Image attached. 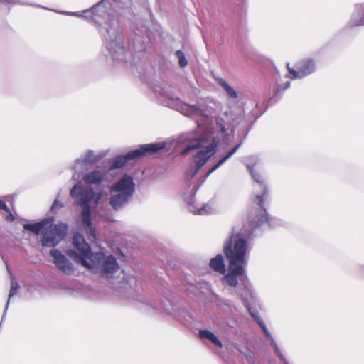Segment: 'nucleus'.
Segmentation results:
<instances>
[{"instance_id": "f257e3e1", "label": "nucleus", "mask_w": 364, "mask_h": 364, "mask_svg": "<svg viewBox=\"0 0 364 364\" xmlns=\"http://www.w3.org/2000/svg\"><path fill=\"white\" fill-rule=\"evenodd\" d=\"M159 93L161 103L171 109H176L182 114L192 118H201V122L197 119V129L182 134L179 143L186 144V146L181 151V155L188 154L193 150H198L193 156L194 165L190 166L186 171V181H190L205 163L215 154L216 148L220 139L210 132L206 122L208 119L209 110L201 105L186 104L180 100L174 91L169 86L160 87L156 90Z\"/></svg>"}, {"instance_id": "f03ea898", "label": "nucleus", "mask_w": 364, "mask_h": 364, "mask_svg": "<svg viewBox=\"0 0 364 364\" xmlns=\"http://www.w3.org/2000/svg\"><path fill=\"white\" fill-rule=\"evenodd\" d=\"M247 167L252 174L255 184L254 186L255 191H262V194H255L253 201L257 204L259 209L252 213L250 216L251 221L244 225L238 231L233 228L232 235L225 241L223 247L224 254L228 261V263H235L240 264H247V255L250 252L251 247L248 240L252 234L255 228L267 223L270 227L282 225V220L276 218H269L263 208V203L267 197V188L263 183L261 176L254 171L253 165L247 164Z\"/></svg>"}, {"instance_id": "7ed1b4c3", "label": "nucleus", "mask_w": 364, "mask_h": 364, "mask_svg": "<svg viewBox=\"0 0 364 364\" xmlns=\"http://www.w3.org/2000/svg\"><path fill=\"white\" fill-rule=\"evenodd\" d=\"M65 15L75 16L86 18L93 21L96 24L100 23L101 19L108 17V20L101 26L100 32L102 34L104 43L111 58L114 61L127 62L132 58V53L124 44L123 35L119 20L115 16L108 14L104 4V0L98 2L90 10L84 11L89 16H83L80 12L58 11Z\"/></svg>"}, {"instance_id": "20e7f679", "label": "nucleus", "mask_w": 364, "mask_h": 364, "mask_svg": "<svg viewBox=\"0 0 364 364\" xmlns=\"http://www.w3.org/2000/svg\"><path fill=\"white\" fill-rule=\"evenodd\" d=\"M74 250H66V255L75 262L89 269H95L103 277L112 279L119 266L114 257H105L102 252L92 253L90 247L82 235L76 233L73 238Z\"/></svg>"}, {"instance_id": "39448f33", "label": "nucleus", "mask_w": 364, "mask_h": 364, "mask_svg": "<svg viewBox=\"0 0 364 364\" xmlns=\"http://www.w3.org/2000/svg\"><path fill=\"white\" fill-rule=\"evenodd\" d=\"M70 195L75 199L76 203L82 208L81 221L89 239L95 240V228L91 222V208L90 205V203L95 197V192L92 188L82 186L80 183H77L71 188Z\"/></svg>"}, {"instance_id": "423d86ee", "label": "nucleus", "mask_w": 364, "mask_h": 364, "mask_svg": "<svg viewBox=\"0 0 364 364\" xmlns=\"http://www.w3.org/2000/svg\"><path fill=\"white\" fill-rule=\"evenodd\" d=\"M135 191L133 178L124 174L109 187V204L114 210H119L129 202Z\"/></svg>"}, {"instance_id": "0eeeda50", "label": "nucleus", "mask_w": 364, "mask_h": 364, "mask_svg": "<svg viewBox=\"0 0 364 364\" xmlns=\"http://www.w3.org/2000/svg\"><path fill=\"white\" fill-rule=\"evenodd\" d=\"M166 142L152 143L141 145L138 149L130 151L124 155L114 157L110 164V169L121 168L131 161L136 160L146 154H154L165 148Z\"/></svg>"}, {"instance_id": "6e6552de", "label": "nucleus", "mask_w": 364, "mask_h": 364, "mask_svg": "<svg viewBox=\"0 0 364 364\" xmlns=\"http://www.w3.org/2000/svg\"><path fill=\"white\" fill-rule=\"evenodd\" d=\"M107 154L106 151H95L87 150L80 158L76 159L72 166L73 171V179L78 180L81 175L87 170L88 167L99 161Z\"/></svg>"}, {"instance_id": "1a4fd4ad", "label": "nucleus", "mask_w": 364, "mask_h": 364, "mask_svg": "<svg viewBox=\"0 0 364 364\" xmlns=\"http://www.w3.org/2000/svg\"><path fill=\"white\" fill-rule=\"evenodd\" d=\"M66 229V225L63 223L56 225H53V222L48 223L43 232L42 245L46 247H55L64 237Z\"/></svg>"}, {"instance_id": "9d476101", "label": "nucleus", "mask_w": 364, "mask_h": 364, "mask_svg": "<svg viewBox=\"0 0 364 364\" xmlns=\"http://www.w3.org/2000/svg\"><path fill=\"white\" fill-rule=\"evenodd\" d=\"M245 267V264L228 263L226 274H224L223 282L232 287L238 285L245 286L247 280Z\"/></svg>"}, {"instance_id": "9b49d317", "label": "nucleus", "mask_w": 364, "mask_h": 364, "mask_svg": "<svg viewBox=\"0 0 364 364\" xmlns=\"http://www.w3.org/2000/svg\"><path fill=\"white\" fill-rule=\"evenodd\" d=\"M197 189L198 188L193 186L190 191L186 192L183 195L184 200L188 204L190 211L200 215L212 213L215 209L211 204L206 203L200 205L196 203L195 195Z\"/></svg>"}, {"instance_id": "f8f14e48", "label": "nucleus", "mask_w": 364, "mask_h": 364, "mask_svg": "<svg viewBox=\"0 0 364 364\" xmlns=\"http://www.w3.org/2000/svg\"><path fill=\"white\" fill-rule=\"evenodd\" d=\"M287 66L290 77L292 79L305 77L313 73L316 69L315 62L310 58L299 62L296 65V70L289 68V63L287 64Z\"/></svg>"}, {"instance_id": "ddd939ff", "label": "nucleus", "mask_w": 364, "mask_h": 364, "mask_svg": "<svg viewBox=\"0 0 364 364\" xmlns=\"http://www.w3.org/2000/svg\"><path fill=\"white\" fill-rule=\"evenodd\" d=\"M50 255L53 258V263L59 271L66 275L74 273L75 269L73 264L60 250L53 249L50 251Z\"/></svg>"}, {"instance_id": "4468645a", "label": "nucleus", "mask_w": 364, "mask_h": 364, "mask_svg": "<svg viewBox=\"0 0 364 364\" xmlns=\"http://www.w3.org/2000/svg\"><path fill=\"white\" fill-rule=\"evenodd\" d=\"M243 302L252 316L254 318V319L257 321L258 325L262 328L264 336L266 339L270 343V345L273 347L275 353L277 355L280 360L283 363V364H288L287 361L285 360L284 355H282V352L279 349L274 338L272 336L269 331L267 330L264 323L253 312H252L251 309L248 304V303L246 301V300L243 299Z\"/></svg>"}, {"instance_id": "2eb2a0df", "label": "nucleus", "mask_w": 364, "mask_h": 364, "mask_svg": "<svg viewBox=\"0 0 364 364\" xmlns=\"http://www.w3.org/2000/svg\"><path fill=\"white\" fill-rule=\"evenodd\" d=\"M106 173L102 170H92L83 176V181L89 186H99L105 181Z\"/></svg>"}, {"instance_id": "dca6fc26", "label": "nucleus", "mask_w": 364, "mask_h": 364, "mask_svg": "<svg viewBox=\"0 0 364 364\" xmlns=\"http://www.w3.org/2000/svg\"><path fill=\"white\" fill-rule=\"evenodd\" d=\"M50 222H53V218H46L36 223H26L23 225V228L35 234H38L41 231L43 232L46 229V226L50 223Z\"/></svg>"}, {"instance_id": "f3484780", "label": "nucleus", "mask_w": 364, "mask_h": 364, "mask_svg": "<svg viewBox=\"0 0 364 364\" xmlns=\"http://www.w3.org/2000/svg\"><path fill=\"white\" fill-rule=\"evenodd\" d=\"M351 26H364V3L356 5L350 21Z\"/></svg>"}, {"instance_id": "a211bd4d", "label": "nucleus", "mask_w": 364, "mask_h": 364, "mask_svg": "<svg viewBox=\"0 0 364 364\" xmlns=\"http://www.w3.org/2000/svg\"><path fill=\"white\" fill-rule=\"evenodd\" d=\"M242 142L239 143L233 149H232L225 156L220 159L212 168L205 174V179L208 177L213 172L217 170L220 166H222L225 161H227L242 146Z\"/></svg>"}, {"instance_id": "6ab92c4d", "label": "nucleus", "mask_w": 364, "mask_h": 364, "mask_svg": "<svg viewBox=\"0 0 364 364\" xmlns=\"http://www.w3.org/2000/svg\"><path fill=\"white\" fill-rule=\"evenodd\" d=\"M210 266L213 270L220 274H224L226 272L224 259L221 254H218L210 260Z\"/></svg>"}, {"instance_id": "aec40b11", "label": "nucleus", "mask_w": 364, "mask_h": 364, "mask_svg": "<svg viewBox=\"0 0 364 364\" xmlns=\"http://www.w3.org/2000/svg\"><path fill=\"white\" fill-rule=\"evenodd\" d=\"M199 337L201 339L209 340L212 343L216 345L219 348H223V343L221 341L215 336L213 333L208 330H200L199 331Z\"/></svg>"}, {"instance_id": "412c9836", "label": "nucleus", "mask_w": 364, "mask_h": 364, "mask_svg": "<svg viewBox=\"0 0 364 364\" xmlns=\"http://www.w3.org/2000/svg\"><path fill=\"white\" fill-rule=\"evenodd\" d=\"M217 82L218 84L225 90L230 97L233 99L237 98L238 96L237 92L234 90V88L229 85L225 80L219 78L218 79Z\"/></svg>"}, {"instance_id": "4be33fe9", "label": "nucleus", "mask_w": 364, "mask_h": 364, "mask_svg": "<svg viewBox=\"0 0 364 364\" xmlns=\"http://www.w3.org/2000/svg\"><path fill=\"white\" fill-rule=\"evenodd\" d=\"M18 289V283L14 279H12L11 284V289H10V292H9V299L7 301V303H6V309H5L4 314L2 316L1 321H3V319L5 317V315H6V311H7V309H8V306H9V301H10L11 298L13 297L16 294ZM1 322L2 321H1Z\"/></svg>"}, {"instance_id": "5701e85b", "label": "nucleus", "mask_w": 364, "mask_h": 364, "mask_svg": "<svg viewBox=\"0 0 364 364\" xmlns=\"http://www.w3.org/2000/svg\"><path fill=\"white\" fill-rule=\"evenodd\" d=\"M227 123L221 117H218L216 119V127L217 129L220 130L222 134H223L224 136L228 135L227 133Z\"/></svg>"}, {"instance_id": "b1692460", "label": "nucleus", "mask_w": 364, "mask_h": 364, "mask_svg": "<svg viewBox=\"0 0 364 364\" xmlns=\"http://www.w3.org/2000/svg\"><path fill=\"white\" fill-rule=\"evenodd\" d=\"M176 54L179 60L180 66L182 68L186 67L188 64V61L184 53L181 50H177Z\"/></svg>"}, {"instance_id": "393cba45", "label": "nucleus", "mask_w": 364, "mask_h": 364, "mask_svg": "<svg viewBox=\"0 0 364 364\" xmlns=\"http://www.w3.org/2000/svg\"><path fill=\"white\" fill-rule=\"evenodd\" d=\"M63 205L61 202H60L58 200H55L51 208H50V210L53 213H56L59 209L63 208Z\"/></svg>"}, {"instance_id": "a878e982", "label": "nucleus", "mask_w": 364, "mask_h": 364, "mask_svg": "<svg viewBox=\"0 0 364 364\" xmlns=\"http://www.w3.org/2000/svg\"><path fill=\"white\" fill-rule=\"evenodd\" d=\"M106 195L107 194L105 191H100L97 194L95 193V197L94 198L95 200V204L98 205L103 196Z\"/></svg>"}, {"instance_id": "bb28decb", "label": "nucleus", "mask_w": 364, "mask_h": 364, "mask_svg": "<svg viewBox=\"0 0 364 364\" xmlns=\"http://www.w3.org/2000/svg\"><path fill=\"white\" fill-rule=\"evenodd\" d=\"M7 215L5 216V220L8 222H12L15 220L14 215L12 214L11 211L9 208V211H5Z\"/></svg>"}, {"instance_id": "cd10ccee", "label": "nucleus", "mask_w": 364, "mask_h": 364, "mask_svg": "<svg viewBox=\"0 0 364 364\" xmlns=\"http://www.w3.org/2000/svg\"><path fill=\"white\" fill-rule=\"evenodd\" d=\"M0 4H3L5 5H11L17 4L16 0H0Z\"/></svg>"}, {"instance_id": "c85d7f7f", "label": "nucleus", "mask_w": 364, "mask_h": 364, "mask_svg": "<svg viewBox=\"0 0 364 364\" xmlns=\"http://www.w3.org/2000/svg\"><path fill=\"white\" fill-rule=\"evenodd\" d=\"M0 209L4 211H9V208L4 201L0 200Z\"/></svg>"}, {"instance_id": "c756f323", "label": "nucleus", "mask_w": 364, "mask_h": 364, "mask_svg": "<svg viewBox=\"0 0 364 364\" xmlns=\"http://www.w3.org/2000/svg\"><path fill=\"white\" fill-rule=\"evenodd\" d=\"M166 305V304L164 306V311H165L168 314H171V312H172L171 309H170L169 307H167Z\"/></svg>"}, {"instance_id": "7c9ffc66", "label": "nucleus", "mask_w": 364, "mask_h": 364, "mask_svg": "<svg viewBox=\"0 0 364 364\" xmlns=\"http://www.w3.org/2000/svg\"><path fill=\"white\" fill-rule=\"evenodd\" d=\"M127 291L129 294L134 293V289H132L129 284H127Z\"/></svg>"}, {"instance_id": "2f4dec72", "label": "nucleus", "mask_w": 364, "mask_h": 364, "mask_svg": "<svg viewBox=\"0 0 364 364\" xmlns=\"http://www.w3.org/2000/svg\"><path fill=\"white\" fill-rule=\"evenodd\" d=\"M246 357H247V358L248 362H249L250 364L253 363V362H252V356H251V355H250V354L246 355Z\"/></svg>"}, {"instance_id": "473e14b6", "label": "nucleus", "mask_w": 364, "mask_h": 364, "mask_svg": "<svg viewBox=\"0 0 364 364\" xmlns=\"http://www.w3.org/2000/svg\"><path fill=\"white\" fill-rule=\"evenodd\" d=\"M289 86H290V82H289V81H287V82H286V84H285V87H284V90H285V89H287L288 87H289Z\"/></svg>"}, {"instance_id": "72a5a7b5", "label": "nucleus", "mask_w": 364, "mask_h": 364, "mask_svg": "<svg viewBox=\"0 0 364 364\" xmlns=\"http://www.w3.org/2000/svg\"><path fill=\"white\" fill-rule=\"evenodd\" d=\"M250 159H254L255 161L258 160V159L256 156H251Z\"/></svg>"}, {"instance_id": "f704fd0d", "label": "nucleus", "mask_w": 364, "mask_h": 364, "mask_svg": "<svg viewBox=\"0 0 364 364\" xmlns=\"http://www.w3.org/2000/svg\"><path fill=\"white\" fill-rule=\"evenodd\" d=\"M235 348H236L237 350L241 351V350H240V349L239 348V347H238L237 346H236V345H235Z\"/></svg>"}, {"instance_id": "c9c22d12", "label": "nucleus", "mask_w": 364, "mask_h": 364, "mask_svg": "<svg viewBox=\"0 0 364 364\" xmlns=\"http://www.w3.org/2000/svg\"><path fill=\"white\" fill-rule=\"evenodd\" d=\"M167 304H168L169 306H171V304L170 303L169 301H167Z\"/></svg>"}, {"instance_id": "e433bc0d", "label": "nucleus", "mask_w": 364, "mask_h": 364, "mask_svg": "<svg viewBox=\"0 0 364 364\" xmlns=\"http://www.w3.org/2000/svg\"><path fill=\"white\" fill-rule=\"evenodd\" d=\"M115 1H118L119 0H114Z\"/></svg>"}]
</instances>
